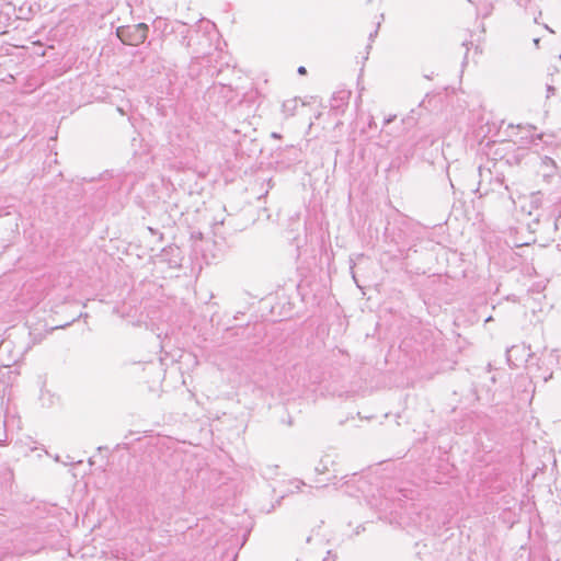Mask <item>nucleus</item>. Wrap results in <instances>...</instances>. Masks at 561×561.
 <instances>
[{
    "mask_svg": "<svg viewBox=\"0 0 561 561\" xmlns=\"http://www.w3.org/2000/svg\"><path fill=\"white\" fill-rule=\"evenodd\" d=\"M148 26L139 23L131 26H121L117 28V37L126 45L137 46L142 44L147 38Z\"/></svg>",
    "mask_w": 561,
    "mask_h": 561,
    "instance_id": "1",
    "label": "nucleus"
},
{
    "mask_svg": "<svg viewBox=\"0 0 561 561\" xmlns=\"http://www.w3.org/2000/svg\"><path fill=\"white\" fill-rule=\"evenodd\" d=\"M528 355L525 345H514L506 351V360L510 366L518 367L524 357Z\"/></svg>",
    "mask_w": 561,
    "mask_h": 561,
    "instance_id": "2",
    "label": "nucleus"
},
{
    "mask_svg": "<svg viewBox=\"0 0 561 561\" xmlns=\"http://www.w3.org/2000/svg\"><path fill=\"white\" fill-rule=\"evenodd\" d=\"M557 170V164L553 159L550 157H542L540 162V171L542 172V176L545 179L551 178L554 175Z\"/></svg>",
    "mask_w": 561,
    "mask_h": 561,
    "instance_id": "3",
    "label": "nucleus"
},
{
    "mask_svg": "<svg viewBox=\"0 0 561 561\" xmlns=\"http://www.w3.org/2000/svg\"><path fill=\"white\" fill-rule=\"evenodd\" d=\"M298 106H299L298 99H296V98L289 99V100H286L283 102L282 112L284 113V115L286 117H290V116L295 115Z\"/></svg>",
    "mask_w": 561,
    "mask_h": 561,
    "instance_id": "4",
    "label": "nucleus"
},
{
    "mask_svg": "<svg viewBox=\"0 0 561 561\" xmlns=\"http://www.w3.org/2000/svg\"><path fill=\"white\" fill-rule=\"evenodd\" d=\"M533 377L537 380H541L542 382H547L548 380H550L552 378V373H549V374H540V375H533Z\"/></svg>",
    "mask_w": 561,
    "mask_h": 561,
    "instance_id": "5",
    "label": "nucleus"
},
{
    "mask_svg": "<svg viewBox=\"0 0 561 561\" xmlns=\"http://www.w3.org/2000/svg\"><path fill=\"white\" fill-rule=\"evenodd\" d=\"M337 98L341 100V101H344L345 99L348 98V93L345 92V91H341L337 93ZM336 99V96H334V100Z\"/></svg>",
    "mask_w": 561,
    "mask_h": 561,
    "instance_id": "6",
    "label": "nucleus"
},
{
    "mask_svg": "<svg viewBox=\"0 0 561 561\" xmlns=\"http://www.w3.org/2000/svg\"><path fill=\"white\" fill-rule=\"evenodd\" d=\"M379 26H380V23H378L376 30L369 34L370 41H374V38L377 36Z\"/></svg>",
    "mask_w": 561,
    "mask_h": 561,
    "instance_id": "7",
    "label": "nucleus"
},
{
    "mask_svg": "<svg viewBox=\"0 0 561 561\" xmlns=\"http://www.w3.org/2000/svg\"><path fill=\"white\" fill-rule=\"evenodd\" d=\"M306 72H307V70H306V68H305L304 66H300V67L298 68V73H299V75H305Z\"/></svg>",
    "mask_w": 561,
    "mask_h": 561,
    "instance_id": "8",
    "label": "nucleus"
},
{
    "mask_svg": "<svg viewBox=\"0 0 561 561\" xmlns=\"http://www.w3.org/2000/svg\"><path fill=\"white\" fill-rule=\"evenodd\" d=\"M316 470L319 472V473H323L325 470H327V467L323 466V467H317Z\"/></svg>",
    "mask_w": 561,
    "mask_h": 561,
    "instance_id": "9",
    "label": "nucleus"
},
{
    "mask_svg": "<svg viewBox=\"0 0 561 561\" xmlns=\"http://www.w3.org/2000/svg\"><path fill=\"white\" fill-rule=\"evenodd\" d=\"M316 541H317V543L322 545V543L324 542V539H323V537H319V536L317 535Z\"/></svg>",
    "mask_w": 561,
    "mask_h": 561,
    "instance_id": "10",
    "label": "nucleus"
},
{
    "mask_svg": "<svg viewBox=\"0 0 561 561\" xmlns=\"http://www.w3.org/2000/svg\"><path fill=\"white\" fill-rule=\"evenodd\" d=\"M547 90L549 93H552V94L554 93V88L551 85H548Z\"/></svg>",
    "mask_w": 561,
    "mask_h": 561,
    "instance_id": "11",
    "label": "nucleus"
},
{
    "mask_svg": "<svg viewBox=\"0 0 561 561\" xmlns=\"http://www.w3.org/2000/svg\"><path fill=\"white\" fill-rule=\"evenodd\" d=\"M312 539H313V537H312V536H308V537L306 538V542H307V543H310V542L312 541Z\"/></svg>",
    "mask_w": 561,
    "mask_h": 561,
    "instance_id": "12",
    "label": "nucleus"
},
{
    "mask_svg": "<svg viewBox=\"0 0 561 561\" xmlns=\"http://www.w3.org/2000/svg\"><path fill=\"white\" fill-rule=\"evenodd\" d=\"M272 137H273V138H277V139H278V138H280V135H279V134H277V133H273V134H272Z\"/></svg>",
    "mask_w": 561,
    "mask_h": 561,
    "instance_id": "13",
    "label": "nucleus"
},
{
    "mask_svg": "<svg viewBox=\"0 0 561 561\" xmlns=\"http://www.w3.org/2000/svg\"><path fill=\"white\" fill-rule=\"evenodd\" d=\"M392 119H393V117H389V118H387V119L385 121V124H386V125H387V124H389L390 122H392Z\"/></svg>",
    "mask_w": 561,
    "mask_h": 561,
    "instance_id": "14",
    "label": "nucleus"
},
{
    "mask_svg": "<svg viewBox=\"0 0 561 561\" xmlns=\"http://www.w3.org/2000/svg\"><path fill=\"white\" fill-rule=\"evenodd\" d=\"M534 43H535L536 46H538L539 45V38L534 39Z\"/></svg>",
    "mask_w": 561,
    "mask_h": 561,
    "instance_id": "15",
    "label": "nucleus"
}]
</instances>
